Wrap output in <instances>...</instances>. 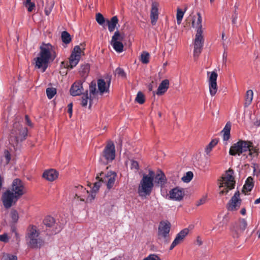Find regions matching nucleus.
Returning a JSON list of instances; mask_svg holds the SVG:
<instances>
[{
	"label": "nucleus",
	"instance_id": "obj_52",
	"mask_svg": "<svg viewBox=\"0 0 260 260\" xmlns=\"http://www.w3.org/2000/svg\"><path fill=\"white\" fill-rule=\"evenodd\" d=\"M116 74L118 76L121 77H125V73L124 72L123 70L121 68H118L116 69L115 71Z\"/></svg>",
	"mask_w": 260,
	"mask_h": 260
},
{
	"label": "nucleus",
	"instance_id": "obj_48",
	"mask_svg": "<svg viewBox=\"0 0 260 260\" xmlns=\"http://www.w3.org/2000/svg\"><path fill=\"white\" fill-rule=\"evenodd\" d=\"M143 260H161V258L156 254H150Z\"/></svg>",
	"mask_w": 260,
	"mask_h": 260
},
{
	"label": "nucleus",
	"instance_id": "obj_15",
	"mask_svg": "<svg viewBox=\"0 0 260 260\" xmlns=\"http://www.w3.org/2000/svg\"><path fill=\"white\" fill-rule=\"evenodd\" d=\"M241 203L242 200L240 198V192L237 191L230 201L228 210L232 211L237 210L240 208Z\"/></svg>",
	"mask_w": 260,
	"mask_h": 260
},
{
	"label": "nucleus",
	"instance_id": "obj_39",
	"mask_svg": "<svg viewBox=\"0 0 260 260\" xmlns=\"http://www.w3.org/2000/svg\"><path fill=\"white\" fill-rule=\"evenodd\" d=\"M24 5L27 8L29 12H31L35 8V4L34 3L31 2V0H26L24 3Z\"/></svg>",
	"mask_w": 260,
	"mask_h": 260
},
{
	"label": "nucleus",
	"instance_id": "obj_8",
	"mask_svg": "<svg viewBox=\"0 0 260 260\" xmlns=\"http://www.w3.org/2000/svg\"><path fill=\"white\" fill-rule=\"evenodd\" d=\"M251 144L249 142L239 140L231 147L229 153L231 155H240L242 153L249 151V154L251 155Z\"/></svg>",
	"mask_w": 260,
	"mask_h": 260
},
{
	"label": "nucleus",
	"instance_id": "obj_14",
	"mask_svg": "<svg viewBox=\"0 0 260 260\" xmlns=\"http://www.w3.org/2000/svg\"><path fill=\"white\" fill-rule=\"evenodd\" d=\"M81 49L79 46H76L70 57V64L69 67L73 69L78 63L81 58Z\"/></svg>",
	"mask_w": 260,
	"mask_h": 260
},
{
	"label": "nucleus",
	"instance_id": "obj_45",
	"mask_svg": "<svg viewBox=\"0 0 260 260\" xmlns=\"http://www.w3.org/2000/svg\"><path fill=\"white\" fill-rule=\"evenodd\" d=\"M10 217L13 222H16L19 219L18 212L14 209H12L10 212Z\"/></svg>",
	"mask_w": 260,
	"mask_h": 260
},
{
	"label": "nucleus",
	"instance_id": "obj_21",
	"mask_svg": "<svg viewBox=\"0 0 260 260\" xmlns=\"http://www.w3.org/2000/svg\"><path fill=\"white\" fill-rule=\"evenodd\" d=\"M42 177L46 180L51 182L58 178V173L55 170L50 169L45 170L42 175Z\"/></svg>",
	"mask_w": 260,
	"mask_h": 260
},
{
	"label": "nucleus",
	"instance_id": "obj_28",
	"mask_svg": "<svg viewBox=\"0 0 260 260\" xmlns=\"http://www.w3.org/2000/svg\"><path fill=\"white\" fill-rule=\"evenodd\" d=\"M231 129V124L228 122L221 131V133H223V140L224 141H228L230 139Z\"/></svg>",
	"mask_w": 260,
	"mask_h": 260
},
{
	"label": "nucleus",
	"instance_id": "obj_57",
	"mask_svg": "<svg viewBox=\"0 0 260 260\" xmlns=\"http://www.w3.org/2000/svg\"><path fill=\"white\" fill-rule=\"evenodd\" d=\"M246 209L245 208H242L241 211H240V213L242 215H245L246 214Z\"/></svg>",
	"mask_w": 260,
	"mask_h": 260
},
{
	"label": "nucleus",
	"instance_id": "obj_49",
	"mask_svg": "<svg viewBox=\"0 0 260 260\" xmlns=\"http://www.w3.org/2000/svg\"><path fill=\"white\" fill-rule=\"evenodd\" d=\"M131 168L132 170H135L136 172L138 171L139 169L138 162L134 160H131Z\"/></svg>",
	"mask_w": 260,
	"mask_h": 260
},
{
	"label": "nucleus",
	"instance_id": "obj_5",
	"mask_svg": "<svg viewBox=\"0 0 260 260\" xmlns=\"http://www.w3.org/2000/svg\"><path fill=\"white\" fill-rule=\"evenodd\" d=\"M26 244L28 247L39 249L44 244V240L40 236L39 231L35 225H29L25 235Z\"/></svg>",
	"mask_w": 260,
	"mask_h": 260
},
{
	"label": "nucleus",
	"instance_id": "obj_61",
	"mask_svg": "<svg viewBox=\"0 0 260 260\" xmlns=\"http://www.w3.org/2000/svg\"><path fill=\"white\" fill-rule=\"evenodd\" d=\"M85 68L88 70L89 69V66L87 64L85 66Z\"/></svg>",
	"mask_w": 260,
	"mask_h": 260
},
{
	"label": "nucleus",
	"instance_id": "obj_62",
	"mask_svg": "<svg viewBox=\"0 0 260 260\" xmlns=\"http://www.w3.org/2000/svg\"><path fill=\"white\" fill-rule=\"evenodd\" d=\"M217 226H218L219 228L220 226V225L219 224H217L215 227H214L212 229V230H214V229H215L216 228H217Z\"/></svg>",
	"mask_w": 260,
	"mask_h": 260
},
{
	"label": "nucleus",
	"instance_id": "obj_23",
	"mask_svg": "<svg viewBox=\"0 0 260 260\" xmlns=\"http://www.w3.org/2000/svg\"><path fill=\"white\" fill-rule=\"evenodd\" d=\"M169 87V81L168 79L164 80L158 86L156 94L158 95L164 94Z\"/></svg>",
	"mask_w": 260,
	"mask_h": 260
},
{
	"label": "nucleus",
	"instance_id": "obj_20",
	"mask_svg": "<svg viewBox=\"0 0 260 260\" xmlns=\"http://www.w3.org/2000/svg\"><path fill=\"white\" fill-rule=\"evenodd\" d=\"M81 81L75 82L71 86L70 93L72 96H77L81 94L84 91Z\"/></svg>",
	"mask_w": 260,
	"mask_h": 260
},
{
	"label": "nucleus",
	"instance_id": "obj_58",
	"mask_svg": "<svg viewBox=\"0 0 260 260\" xmlns=\"http://www.w3.org/2000/svg\"><path fill=\"white\" fill-rule=\"evenodd\" d=\"M259 203H260V197L258 199L255 200V201H254V204H259Z\"/></svg>",
	"mask_w": 260,
	"mask_h": 260
},
{
	"label": "nucleus",
	"instance_id": "obj_64",
	"mask_svg": "<svg viewBox=\"0 0 260 260\" xmlns=\"http://www.w3.org/2000/svg\"><path fill=\"white\" fill-rule=\"evenodd\" d=\"M235 10H237L238 9V7L237 6H235Z\"/></svg>",
	"mask_w": 260,
	"mask_h": 260
},
{
	"label": "nucleus",
	"instance_id": "obj_60",
	"mask_svg": "<svg viewBox=\"0 0 260 260\" xmlns=\"http://www.w3.org/2000/svg\"><path fill=\"white\" fill-rule=\"evenodd\" d=\"M193 225H189V226H188V228L187 229H189V230H192V229H193Z\"/></svg>",
	"mask_w": 260,
	"mask_h": 260
},
{
	"label": "nucleus",
	"instance_id": "obj_55",
	"mask_svg": "<svg viewBox=\"0 0 260 260\" xmlns=\"http://www.w3.org/2000/svg\"><path fill=\"white\" fill-rule=\"evenodd\" d=\"M25 120H26L27 124L30 126H31L32 123H31L30 120H29L28 116L27 115H25Z\"/></svg>",
	"mask_w": 260,
	"mask_h": 260
},
{
	"label": "nucleus",
	"instance_id": "obj_34",
	"mask_svg": "<svg viewBox=\"0 0 260 260\" xmlns=\"http://www.w3.org/2000/svg\"><path fill=\"white\" fill-rule=\"evenodd\" d=\"M253 92L252 90H248L246 92L245 97V105L246 107L249 106L253 99Z\"/></svg>",
	"mask_w": 260,
	"mask_h": 260
},
{
	"label": "nucleus",
	"instance_id": "obj_36",
	"mask_svg": "<svg viewBox=\"0 0 260 260\" xmlns=\"http://www.w3.org/2000/svg\"><path fill=\"white\" fill-rule=\"evenodd\" d=\"M61 39L65 44H69L71 41V37L69 33L66 31H63L61 33Z\"/></svg>",
	"mask_w": 260,
	"mask_h": 260
},
{
	"label": "nucleus",
	"instance_id": "obj_43",
	"mask_svg": "<svg viewBox=\"0 0 260 260\" xmlns=\"http://www.w3.org/2000/svg\"><path fill=\"white\" fill-rule=\"evenodd\" d=\"M193 176L192 172L189 171L182 177V180L184 182L188 183L192 179Z\"/></svg>",
	"mask_w": 260,
	"mask_h": 260
},
{
	"label": "nucleus",
	"instance_id": "obj_26",
	"mask_svg": "<svg viewBox=\"0 0 260 260\" xmlns=\"http://www.w3.org/2000/svg\"><path fill=\"white\" fill-rule=\"evenodd\" d=\"M108 26V30L112 32H113L118 22V19L116 16L112 17L110 20H107Z\"/></svg>",
	"mask_w": 260,
	"mask_h": 260
},
{
	"label": "nucleus",
	"instance_id": "obj_63",
	"mask_svg": "<svg viewBox=\"0 0 260 260\" xmlns=\"http://www.w3.org/2000/svg\"><path fill=\"white\" fill-rule=\"evenodd\" d=\"M236 14H238V13L237 12V10H235V12H234V13L233 15L236 16Z\"/></svg>",
	"mask_w": 260,
	"mask_h": 260
},
{
	"label": "nucleus",
	"instance_id": "obj_25",
	"mask_svg": "<svg viewBox=\"0 0 260 260\" xmlns=\"http://www.w3.org/2000/svg\"><path fill=\"white\" fill-rule=\"evenodd\" d=\"M254 186L253 179L252 177H248L243 186L242 191L246 194V192L250 191Z\"/></svg>",
	"mask_w": 260,
	"mask_h": 260
},
{
	"label": "nucleus",
	"instance_id": "obj_13",
	"mask_svg": "<svg viewBox=\"0 0 260 260\" xmlns=\"http://www.w3.org/2000/svg\"><path fill=\"white\" fill-rule=\"evenodd\" d=\"M209 75V88L210 95L214 96L217 91V78L218 75L215 71L208 73Z\"/></svg>",
	"mask_w": 260,
	"mask_h": 260
},
{
	"label": "nucleus",
	"instance_id": "obj_10",
	"mask_svg": "<svg viewBox=\"0 0 260 260\" xmlns=\"http://www.w3.org/2000/svg\"><path fill=\"white\" fill-rule=\"evenodd\" d=\"M116 176V173L114 172H109L107 174L101 172L97 175L96 179L99 180L98 182H100V186L102 183H105L107 188L111 189L115 183Z\"/></svg>",
	"mask_w": 260,
	"mask_h": 260
},
{
	"label": "nucleus",
	"instance_id": "obj_53",
	"mask_svg": "<svg viewBox=\"0 0 260 260\" xmlns=\"http://www.w3.org/2000/svg\"><path fill=\"white\" fill-rule=\"evenodd\" d=\"M4 157L6 159V164H8L10 162V161L11 159V154L8 150H5Z\"/></svg>",
	"mask_w": 260,
	"mask_h": 260
},
{
	"label": "nucleus",
	"instance_id": "obj_19",
	"mask_svg": "<svg viewBox=\"0 0 260 260\" xmlns=\"http://www.w3.org/2000/svg\"><path fill=\"white\" fill-rule=\"evenodd\" d=\"M170 228L171 225L169 222H160L158 229V236L163 238L167 237L170 232Z\"/></svg>",
	"mask_w": 260,
	"mask_h": 260
},
{
	"label": "nucleus",
	"instance_id": "obj_42",
	"mask_svg": "<svg viewBox=\"0 0 260 260\" xmlns=\"http://www.w3.org/2000/svg\"><path fill=\"white\" fill-rule=\"evenodd\" d=\"M217 144V141L215 140H213L210 142V143L207 146L205 149V152L207 154H208L212 150V148Z\"/></svg>",
	"mask_w": 260,
	"mask_h": 260
},
{
	"label": "nucleus",
	"instance_id": "obj_41",
	"mask_svg": "<svg viewBox=\"0 0 260 260\" xmlns=\"http://www.w3.org/2000/svg\"><path fill=\"white\" fill-rule=\"evenodd\" d=\"M56 93V90L55 88H47L46 94L49 99H51Z\"/></svg>",
	"mask_w": 260,
	"mask_h": 260
},
{
	"label": "nucleus",
	"instance_id": "obj_33",
	"mask_svg": "<svg viewBox=\"0 0 260 260\" xmlns=\"http://www.w3.org/2000/svg\"><path fill=\"white\" fill-rule=\"evenodd\" d=\"M43 222L44 224L48 227H53L55 225L54 218L50 216H46Z\"/></svg>",
	"mask_w": 260,
	"mask_h": 260
},
{
	"label": "nucleus",
	"instance_id": "obj_3",
	"mask_svg": "<svg viewBox=\"0 0 260 260\" xmlns=\"http://www.w3.org/2000/svg\"><path fill=\"white\" fill-rule=\"evenodd\" d=\"M27 135V128L22 126L19 122H15L10 135L9 144L16 150L20 148L21 143L26 139Z\"/></svg>",
	"mask_w": 260,
	"mask_h": 260
},
{
	"label": "nucleus",
	"instance_id": "obj_17",
	"mask_svg": "<svg viewBox=\"0 0 260 260\" xmlns=\"http://www.w3.org/2000/svg\"><path fill=\"white\" fill-rule=\"evenodd\" d=\"M184 192L183 189L179 187H175L169 191V198L174 201H180L182 200Z\"/></svg>",
	"mask_w": 260,
	"mask_h": 260
},
{
	"label": "nucleus",
	"instance_id": "obj_37",
	"mask_svg": "<svg viewBox=\"0 0 260 260\" xmlns=\"http://www.w3.org/2000/svg\"><path fill=\"white\" fill-rule=\"evenodd\" d=\"M92 97L90 98V96H88L87 90L86 91V93L84 94L82 97L81 105L83 107H86L87 105L88 101L92 100Z\"/></svg>",
	"mask_w": 260,
	"mask_h": 260
},
{
	"label": "nucleus",
	"instance_id": "obj_2",
	"mask_svg": "<svg viewBox=\"0 0 260 260\" xmlns=\"http://www.w3.org/2000/svg\"><path fill=\"white\" fill-rule=\"evenodd\" d=\"M56 57L54 47L50 43H43L40 47V52L35 58V67L44 72L50 61Z\"/></svg>",
	"mask_w": 260,
	"mask_h": 260
},
{
	"label": "nucleus",
	"instance_id": "obj_31",
	"mask_svg": "<svg viewBox=\"0 0 260 260\" xmlns=\"http://www.w3.org/2000/svg\"><path fill=\"white\" fill-rule=\"evenodd\" d=\"M12 233V236H13V241L15 242L17 244H19L20 241V236L16 231V228L13 226L11 228L10 230Z\"/></svg>",
	"mask_w": 260,
	"mask_h": 260
},
{
	"label": "nucleus",
	"instance_id": "obj_18",
	"mask_svg": "<svg viewBox=\"0 0 260 260\" xmlns=\"http://www.w3.org/2000/svg\"><path fill=\"white\" fill-rule=\"evenodd\" d=\"M111 83V80L109 79L106 82L104 79H98L96 84L98 87V91L100 95H103L105 93L109 92V87Z\"/></svg>",
	"mask_w": 260,
	"mask_h": 260
},
{
	"label": "nucleus",
	"instance_id": "obj_35",
	"mask_svg": "<svg viewBox=\"0 0 260 260\" xmlns=\"http://www.w3.org/2000/svg\"><path fill=\"white\" fill-rule=\"evenodd\" d=\"M187 10V8H185L184 11H182L181 9L178 8L177 11V22L178 24H180L181 22L182 19L183 17L184 13Z\"/></svg>",
	"mask_w": 260,
	"mask_h": 260
},
{
	"label": "nucleus",
	"instance_id": "obj_30",
	"mask_svg": "<svg viewBox=\"0 0 260 260\" xmlns=\"http://www.w3.org/2000/svg\"><path fill=\"white\" fill-rule=\"evenodd\" d=\"M89 93L90 98L95 96L99 93L98 89H96V82L92 81L89 85Z\"/></svg>",
	"mask_w": 260,
	"mask_h": 260
},
{
	"label": "nucleus",
	"instance_id": "obj_47",
	"mask_svg": "<svg viewBox=\"0 0 260 260\" xmlns=\"http://www.w3.org/2000/svg\"><path fill=\"white\" fill-rule=\"evenodd\" d=\"M3 258L4 260H17V257L16 255L9 253L4 254Z\"/></svg>",
	"mask_w": 260,
	"mask_h": 260
},
{
	"label": "nucleus",
	"instance_id": "obj_9",
	"mask_svg": "<svg viewBox=\"0 0 260 260\" xmlns=\"http://www.w3.org/2000/svg\"><path fill=\"white\" fill-rule=\"evenodd\" d=\"M115 146L112 142H110L105 147L100 160L103 164H106L111 162L115 158Z\"/></svg>",
	"mask_w": 260,
	"mask_h": 260
},
{
	"label": "nucleus",
	"instance_id": "obj_44",
	"mask_svg": "<svg viewBox=\"0 0 260 260\" xmlns=\"http://www.w3.org/2000/svg\"><path fill=\"white\" fill-rule=\"evenodd\" d=\"M135 101L140 104H142L144 103V95L142 92L139 91L138 92L136 98L135 99Z\"/></svg>",
	"mask_w": 260,
	"mask_h": 260
},
{
	"label": "nucleus",
	"instance_id": "obj_7",
	"mask_svg": "<svg viewBox=\"0 0 260 260\" xmlns=\"http://www.w3.org/2000/svg\"><path fill=\"white\" fill-rule=\"evenodd\" d=\"M233 171L229 169L226 172L224 176L222 177L219 185V187L220 189L219 191L220 194L223 195L226 194L229 190L234 188L235 181L233 175Z\"/></svg>",
	"mask_w": 260,
	"mask_h": 260
},
{
	"label": "nucleus",
	"instance_id": "obj_24",
	"mask_svg": "<svg viewBox=\"0 0 260 260\" xmlns=\"http://www.w3.org/2000/svg\"><path fill=\"white\" fill-rule=\"evenodd\" d=\"M198 18L197 21L193 20L192 24L193 28L196 29V32H203V29L202 25V17L200 13H197Z\"/></svg>",
	"mask_w": 260,
	"mask_h": 260
},
{
	"label": "nucleus",
	"instance_id": "obj_29",
	"mask_svg": "<svg viewBox=\"0 0 260 260\" xmlns=\"http://www.w3.org/2000/svg\"><path fill=\"white\" fill-rule=\"evenodd\" d=\"M111 45L112 46L113 49L115 51L118 53H121L123 50V45L120 41L111 42Z\"/></svg>",
	"mask_w": 260,
	"mask_h": 260
},
{
	"label": "nucleus",
	"instance_id": "obj_4",
	"mask_svg": "<svg viewBox=\"0 0 260 260\" xmlns=\"http://www.w3.org/2000/svg\"><path fill=\"white\" fill-rule=\"evenodd\" d=\"M154 172L149 170L148 174H144L138 186V193L141 197L149 196L154 187Z\"/></svg>",
	"mask_w": 260,
	"mask_h": 260
},
{
	"label": "nucleus",
	"instance_id": "obj_32",
	"mask_svg": "<svg viewBox=\"0 0 260 260\" xmlns=\"http://www.w3.org/2000/svg\"><path fill=\"white\" fill-rule=\"evenodd\" d=\"M54 3L52 0H47L46 5L45 7V13L48 16L54 7Z\"/></svg>",
	"mask_w": 260,
	"mask_h": 260
},
{
	"label": "nucleus",
	"instance_id": "obj_6",
	"mask_svg": "<svg viewBox=\"0 0 260 260\" xmlns=\"http://www.w3.org/2000/svg\"><path fill=\"white\" fill-rule=\"evenodd\" d=\"M100 182H95L90 192L81 185L76 186L74 189L75 198L81 201L86 203L91 202L94 199L96 193L100 187Z\"/></svg>",
	"mask_w": 260,
	"mask_h": 260
},
{
	"label": "nucleus",
	"instance_id": "obj_12",
	"mask_svg": "<svg viewBox=\"0 0 260 260\" xmlns=\"http://www.w3.org/2000/svg\"><path fill=\"white\" fill-rule=\"evenodd\" d=\"M204 42L203 32H196L193 42V56L194 57H198L201 53Z\"/></svg>",
	"mask_w": 260,
	"mask_h": 260
},
{
	"label": "nucleus",
	"instance_id": "obj_1",
	"mask_svg": "<svg viewBox=\"0 0 260 260\" xmlns=\"http://www.w3.org/2000/svg\"><path fill=\"white\" fill-rule=\"evenodd\" d=\"M27 192L25 183L19 178L14 179L10 187L4 191L1 197V201L6 209L14 206L18 200Z\"/></svg>",
	"mask_w": 260,
	"mask_h": 260
},
{
	"label": "nucleus",
	"instance_id": "obj_50",
	"mask_svg": "<svg viewBox=\"0 0 260 260\" xmlns=\"http://www.w3.org/2000/svg\"><path fill=\"white\" fill-rule=\"evenodd\" d=\"M9 237L7 233H5L0 235V241L4 243H8L9 241Z\"/></svg>",
	"mask_w": 260,
	"mask_h": 260
},
{
	"label": "nucleus",
	"instance_id": "obj_16",
	"mask_svg": "<svg viewBox=\"0 0 260 260\" xmlns=\"http://www.w3.org/2000/svg\"><path fill=\"white\" fill-rule=\"evenodd\" d=\"M188 233V229H184L179 232L177 234L175 239L172 243L170 247V250L173 249L176 245L182 242Z\"/></svg>",
	"mask_w": 260,
	"mask_h": 260
},
{
	"label": "nucleus",
	"instance_id": "obj_38",
	"mask_svg": "<svg viewBox=\"0 0 260 260\" xmlns=\"http://www.w3.org/2000/svg\"><path fill=\"white\" fill-rule=\"evenodd\" d=\"M150 55L147 52H143L140 56V61L144 64H147L149 61Z\"/></svg>",
	"mask_w": 260,
	"mask_h": 260
},
{
	"label": "nucleus",
	"instance_id": "obj_46",
	"mask_svg": "<svg viewBox=\"0 0 260 260\" xmlns=\"http://www.w3.org/2000/svg\"><path fill=\"white\" fill-rule=\"evenodd\" d=\"M96 21L101 25H103L105 22V19L101 13H98L96 14Z\"/></svg>",
	"mask_w": 260,
	"mask_h": 260
},
{
	"label": "nucleus",
	"instance_id": "obj_54",
	"mask_svg": "<svg viewBox=\"0 0 260 260\" xmlns=\"http://www.w3.org/2000/svg\"><path fill=\"white\" fill-rule=\"evenodd\" d=\"M68 112L70 114V116H71L72 114V108H73L72 103H70L68 105Z\"/></svg>",
	"mask_w": 260,
	"mask_h": 260
},
{
	"label": "nucleus",
	"instance_id": "obj_56",
	"mask_svg": "<svg viewBox=\"0 0 260 260\" xmlns=\"http://www.w3.org/2000/svg\"><path fill=\"white\" fill-rule=\"evenodd\" d=\"M237 17H238V14H236V16L233 15L232 23L233 24H235L236 23Z\"/></svg>",
	"mask_w": 260,
	"mask_h": 260
},
{
	"label": "nucleus",
	"instance_id": "obj_51",
	"mask_svg": "<svg viewBox=\"0 0 260 260\" xmlns=\"http://www.w3.org/2000/svg\"><path fill=\"white\" fill-rule=\"evenodd\" d=\"M207 196L206 195L204 196L201 199H200L199 201L197 202L196 205L197 206H200L202 205H203L207 202Z\"/></svg>",
	"mask_w": 260,
	"mask_h": 260
},
{
	"label": "nucleus",
	"instance_id": "obj_11",
	"mask_svg": "<svg viewBox=\"0 0 260 260\" xmlns=\"http://www.w3.org/2000/svg\"><path fill=\"white\" fill-rule=\"evenodd\" d=\"M247 226V222L244 218H240L236 222L231 229L233 237L238 238L245 231Z\"/></svg>",
	"mask_w": 260,
	"mask_h": 260
},
{
	"label": "nucleus",
	"instance_id": "obj_27",
	"mask_svg": "<svg viewBox=\"0 0 260 260\" xmlns=\"http://www.w3.org/2000/svg\"><path fill=\"white\" fill-rule=\"evenodd\" d=\"M154 179L155 182L160 185H164L166 181V176L161 171H158L156 175L154 174Z\"/></svg>",
	"mask_w": 260,
	"mask_h": 260
},
{
	"label": "nucleus",
	"instance_id": "obj_22",
	"mask_svg": "<svg viewBox=\"0 0 260 260\" xmlns=\"http://www.w3.org/2000/svg\"><path fill=\"white\" fill-rule=\"evenodd\" d=\"M158 4L157 3H152L150 13V19L151 23L153 25L156 24L157 20L158 18Z\"/></svg>",
	"mask_w": 260,
	"mask_h": 260
},
{
	"label": "nucleus",
	"instance_id": "obj_59",
	"mask_svg": "<svg viewBox=\"0 0 260 260\" xmlns=\"http://www.w3.org/2000/svg\"><path fill=\"white\" fill-rule=\"evenodd\" d=\"M223 60L224 61H226V55L225 54V53L223 54Z\"/></svg>",
	"mask_w": 260,
	"mask_h": 260
},
{
	"label": "nucleus",
	"instance_id": "obj_40",
	"mask_svg": "<svg viewBox=\"0 0 260 260\" xmlns=\"http://www.w3.org/2000/svg\"><path fill=\"white\" fill-rule=\"evenodd\" d=\"M123 39L119 30H116L112 37L111 42L120 41Z\"/></svg>",
	"mask_w": 260,
	"mask_h": 260
}]
</instances>
